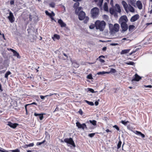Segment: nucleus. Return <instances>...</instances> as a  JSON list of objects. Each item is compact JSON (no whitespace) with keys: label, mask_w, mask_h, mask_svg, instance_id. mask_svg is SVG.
<instances>
[{"label":"nucleus","mask_w":152,"mask_h":152,"mask_svg":"<svg viewBox=\"0 0 152 152\" xmlns=\"http://www.w3.org/2000/svg\"><path fill=\"white\" fill-rule=\"evenodd\" d=\"M45 13L48 16L51 18V20H54L55 22H56V20H55L54 18L53 17L55 16V14L54 12L52 11L51 13H50L48 12V11H45Z\"/></svg>","instance_id":"423d86ee"},{"label":"nucleus","mask_w":152,"mask_h":152,"mask_svg":"<svg viewBox=\"0 0 152 152\" xmlns=\"http://www.w3.org/2000/svg\"><path fill=\"white\" fill-rule=\"evenodd\" d=\"M141 79V77L140 76L137 74H135L133 76V78L132 80V81H138Z\"/></svg>","instance_id":"9b49d317"},{"label":"nucleus","mask_w":152,"mask_h":152,"mask_svg":"<svg viewBox=\"0 0 152 152\" xmlns=\"http://www.w3.org/2000/svg\"><path fill=\"white\" fill-rule=\"evenodd\" d=\"M85 102L88 104L91 105L93 106L94 105V103L92 102H89L86 100H85Z\"/></svg>","instance_id":"c756f323"},{"label":"nucleus","mask_w":152,"mask_h":152,"mask_svg":"<svg viewBox=\"0 0 152 152\" xmlns=\"http://www.w3.org/2000/svg\"><path fill=\"white\" fill-rule=\"evenodd\" d=\"M89 122L91 124L94 126H96V121L95 120L92 121L89 120Z\"/></svg>","instance_id":"a878e982"},{"label":"nucleus","mask_w":152,"mask_h":152,"mask_svg":"<svg viewBox=\"0 0 152 152\" xmlns=\"http://www.w3.org/2000/svg\"><path fill=\"white\" fill-rule=\"evenodd\" d=\"M59 110V108L58 107H57L55 109V110L53 112H55L56 111H58Z\"/></svg>","instance_id":"052dcab7"},{"label":"nucleus","mask_w":152,"mask_h":152,"mask_svg":"<svg viewBox=\"0 0 152 152\" xmlns=\"http://www.w3.org/2000/svg\"><path fill=\"white\" fill-rule=\"evenodd\" d=\"M126 64L128 65H133L134 64V63L132 61H130L128 63H126Z\"/></svg>","instance_id":"49530a36"},{"label":"nucleus","mask_w":152,"mask_h":152,"mask_svg":"<svg viewBox=\"0 0 152 152\" xmlns=\"http://www.w3.org/2000/svg\"><path fill=\"white\" fill-rule=\"evenodd\" d=\"M95 135V133H90L88 134V136L90 137H93Z\"/></svg>","instance_id":"79ce46f5"},{"label":"nucleus","mask_w":152,"mask_h":152,"mask_svg":"<svg viewBox=\"0 0 152 152\" xmlns=\"http://www.w3.org/2000/svg\"><path fill=\"white\" fill-rule=\"evenodd\" d=\"M110 72L113 73H115L116 72V70L112 68L111 69Z\"/></svg>","instance_id":"37998d69"},{"label":"nucleus","mask_w":152,"mask_h":152,"mask_svg":"<svg viewBox=\"0 0 152 152\" xmlns=\"http://www.w3.org/2000/svg\"><path fill=\"white\" fill-rule=\"evenodd\" d=\"M103 0H99V4L100 6H101L103 2Z\"/></svg>","instance_id":"5fc2aeb1"},{"label":"nucleus","mask_w":152,"mask_h":152,"mask_svg":"<svg viewBox=\"0 0 152 152\" xmlns=\"http://www.w3.org/2000/svg\"><path fill=\"white\" fill-rule=\"evenodd\" d=\"M34 145V144L33 143H31L29 144H28V147H32Z\"/></svg>","instance_id":"6e6d98bb"},{"label":"nucleus","mask_w":152,"mask_h":152,"mask_svg":"<svg viewBox=\"0 0 152 152\" xmlns=\"http://www.w3.org/2000/svg\"><path fill=\"white\" fill-rule=\"evenodd\" d=\"M136 4L138 8L140 10H141L142 8V6L141 2L139 0L137 1L136 2Z\"/></svg>","instance_id":"f3484780"},{"label":"nucleus","mask_w":152,"mask_h":152,"mask_svg":"<svg viewBox=\"0 0 152 152\" xmlns=\"http://www.w3.org/2000/svg\"><path fill=\"white\" fill-rule=\"evenodd\" d=\"M104 10L105 11H107L108 10L107 3V2H105L104 4Z\"/></svg>","instance_id":"393cba45"},{"label":"nucleus","mask_w":152,"mask_h":152,"mask_svg":"<svg viewBox=\"0 0 152 152\" xmlns=\"http://www.w3.org/2000/svg\"><path fill=\"white\" fill-rule=\"evenodd\" d=\"M34 115L36 116H39V117L40 120H42L44 118L43 115H45V113L38 114L36 113H34Z\"/></svg>","instance_id":"2eb2a0df"},{"label":"nucleus","mask_w":152,"mask_h":152,"mask_svg":"<svg viewBox=\"0 0 152 152\" xmlns=\"http://www.w3.org/2000/svg\"><path fill=\"white\" fill-rule=\"evenodd\" d=\"M91 17L94 19L96 18L99 16V9L97 7H94L91 9Z\"/></svg>","instance_id":"20e7f679"},{"label":"nucleus","mask_w":152,"mask_h":152,"mask_svg":"<svg viewBox=\"0 0 152 152\" xmlns=\"http://www.w3.org/2000/svg\"><path fill=\"white\" fill-rule=\"evenodd\" d=\"M63 55L66 57V58L67 59L68 58L67 56L64 53H63Z\"/></svg>","instance_id":"774afa93"},{"label":"nucleus","mask_w":152,"mask_h":152,"mask_svg":"<svg viewBox=\"0 0 152 152\" xmlns=\"http://www.w3.org/2000/svg\"><path fill=\"white\" fill-rule=\"evenodd\" d=\"M134 27L135 26L133 25H131L129 26V31H131L133 30Z\"/></svg>","instance_id":"2f4dec72"},{"label":"nucleus","mask_w":152,"mask_h":152,"mask_svg":"<svg viewBox=\"0 0 152 152\" xmlns=\"http://www.w3.org/2000/svg\"><path fill=\"white\" fill-rule=\"evenodd\" d=\"M144 86L145 88H152V86L151 85H148V86L145 85Z\"/></svg>","instance_id":"4d7b16f0"},{"label":"nucleus","mask_w":152,"mask_h":152,"mask_svg":"<svg viewBox=\"0 0 152 152\" xmlns=\"http://www.w3.org/2000/svg\"><path fill=\"white\" fill-rule=\"evenodd\" d=\"M141 132H139L137 131H136L135 132V133L137 135H140V134H141Z\"/></svg>","instance_id":"8fccbe9b"},{"label":"nucleus","mask_w":152,"mask_h":152,"mask_svg":"<svg viewBox=\"0 0 152 152\" xmlns=\"http://www.w3.org/2000/svg\"><path fill=\"white\" fill-rule=\"evenodd\" d=\"M121 140H120L117 144V149H118L121 148Z\"/></svg>","instance_id":"f704fd0d"},{"label":"nucleus","mask_w":152,"mask_h":152,"mask_svg":"<svg viewBox=\"0 0 152 152\" xmlns=\"http://www.w3.org/2000/svg\"><path fill=\"white\" fill-rule=\"evenodd\" d=\"M105 58L104 56L102 55L99 56L98 58L97 59V60L98 59V58H99V61L101 63H104L105 62V61L104 60L101 58Z\"/></svg>","instance_id":"5701e85b"},{"label":"nucleus","mask_w":152,"mask_h":152,"mask_svg":"<svg viewBox=\"0 0 152 152\" xmlns=\"http://www.w3.org/2000/svg\"><path fill=\"white\" fill-rule=\"evenodd\" d=\"M96 27L95 23V24H91V25L89 26V28L91 29H93L95 27Z\"/></svg>","instance_id":"72a5a7b5"},{"label":"nucleus","mask_w":152,"mask_h":152,"mask_svg":"<svg viewBox=\"0 0 152 152\" xmlns=\"http://www.w3.org/2000/svg\"><path fill=\"white\" fill-rule=\"evenodd\" d=\"M135 1H134V0H131L130 1V3L131 5L134 6H135Z\"/></svg>","instance_id":"473e14b6"},{"label":"nucleus","mask_w":152,"mask_h":152,"mask_svg":"<svg viewBox=\"0 0 152 152\" xmlns=\"http://www.w3.org/2000/svg\"><path fill=\"white\" fill-rule=\"evenodd\" d=\"M122 4L126 12H127L128 9L131 12H134V9L131 5H128L126 2L124 1H122Z\"/></svg>","instance_id":"f03ea898"},{"label":"nucleus","mask_w":152,"mask_h":152,"mask_svg":"<svg viewBox=\"0 0 152 152\" xmlns=\"http://www.w3.org/2000/svg\"><path fill=\"white\" fill-rule=\"evenodd\" d=\"M107 49L106 47H104L102 48V50L104 51H105Z\"/></svg>","instance_id":"338daca9"},{"label":"nucleus","mask_w":152,"mask_h":152,"mask_svg":"<svg viewBox=\"0 0 152 152\" xmlns=\"http://www.w3.org/2000/svg\"><path fill=\"white\" fill-rule=\"evenodd\" d=\"M47 96H46V95L44 96L42 95H40V98L42 99H45V97H46Z\"/></svg>","instance_id":"3c124183"},{"label":"nucleus","mask_w":152,"mask_h":152,"mask_svg":"<svg viewBox=\"0 0 152 152\" xmlns=\"http://www.w3.org/2000/svg\"><path fill=\"white\" fill-rule=\"evenodd\" d=\"M50 7L53 8L55 7V4L54 3L52 2L49 4Z\"/></svg>","instance_id":"a19ab883"},{"label":"nucleus","mask_w":152,"mask_h":152,"mask_svg":"<svg viewBox=\"0 0 152 152\" xmlns=\"http://www.w3.org/2000/svg\"><path fill=\"white\" fill-rule=\"evenodd\" d=\"M96 28V29H99L100 31H103L104 29L106 23L104 21H101L97 20L95 22Z\"/></svg>","instance_id":"f257e3e1"},{"label":"nucleus","mask_w":152,"mask_h":152,"mask_svg":"<svg viewBox=\"0 0 152 152\" xmlns=\"http://www.w3.org/2000/svg\"><path fill=\"white\" fill-rule=\"evenodd\" d=\"M11 74V72L10 71H7L5 74L4 77L8 79V76Z\"/></svg>","instance_id":"c85d7f7f"},{"label":"nucleus","mask_w":152,"mask_h":152,"mask_svg":"<svg viewBox=\"0 0 152 152\" xmlns=\"http://www.w3.org/2000/svg\"><path fill=\"white\" fill-rule=\"evenodd\" d=\"M7 125L10 126L11 128L15 129L17 126H18L19 124L16 123H12L10 121H9L8 122Z\"/></svg>","instance_id":"9d476101"},{"label":"nucleus","mask_w":152,"mask_h":152,"mask_svg":"<svg viewBox=\"0 0 152 152\" xmlns=\"http://www.w3.org/2000/svg\"><path fill=\"white\" fill-rule=\"evenodd\" d=\"M58 23L62 27H65L66 26V24L61 19H59L58 20Z\"/></svg>","instance_id":"dca6fc26"},{"label":"nucleus","mask_w":152,"mask_h":152,"mask_svg":"<svg viewBox=\"0 0 152 152\" xmlns=\"http://www.w3.org/2000/svg\"><path fill=\"white\" fill-rule=\"evenodd\" d=\"M127 127L128 129L130 130H132L133 129V128L131 127L130 125H128Z\"/></svg>","instance_id":"c03bdc74"},{"label":"nucleus","mask_w":152,"mask_h":152,"mask_svg":"<svg viewBox=\"0 0 152 152\" xmlns=\"http://www.w3.org/2000/svg\"><path fill=\"white\" fill-rule=\"evenodd\" d=\"M11 151L12 152H20V150L18 149H16L15 150H12Z\"/></svg>","instance_id":"a18cd8bd"},{"label":"nucleus","mask_w":152,"mask_h":152,"mask_svg":"<svg viewBox=\"0 0 152 152\" xmlns=\"http://www.w3.org/2000/svg\"><path fill=\"white\" fill-rule=\"evenodd\" d=\"M135 52H136V51H132V52H131V53H129V55H132V54H134V53H135Z\"/></svg>","instance_id":"69168bd1"},{"label":"nucleus","mask_w":152,"mask_h":152,"mask_svg":"<svg viewBox=\"0 0 152 152\" xmlns=\"http://www.w3.org/2000/svg\"><path fill=\"white\" fill-rule=\"evenodd\" d=\"M114 128H115L118 131H119L120 129L116 125H115L113 126Z\"/></svg>","instance_id":"603ef678"},{"label":"nucleus","mask_w":152,"mask_h":152,"mask_svg":"<svg viewBox=\"0 0 152 152\" xmlns=\"http://www.w3.org/2000/svg\"><path fill=\"white\" fill-rule=\"evenodd\" d=\"M53 37L57 39H59L60 38V37L59 35L57 34H54L53 35Z\"/></svg>","instance_id":"c9c22d12"},{"label":"nucleus","mask_w":152,"mask_h":152,"mask_svg":"<svg viewBox=\"0 0 152 152\" xmlns=\"http://www.w3.org/2000/svg\"><path fill=\"white\" fill-rule=\"evenodd\" d=\"M14 56L17 57L18 58H20V56L18 53L15 50L13 53Z\"/></svg>","instance_id":"b1692460"},{"label":"nucleus","mask_w":152,"mask_h":152,"mask_svg":"<svg viewBox=\"0 0 152 152\" xmlns=\"http://www.w3.org/2000/svg\"><path fill=\"white\" fill-rule=\"evenodd\" d=\"M78 113L81 115H82L83 114V112L81 109H80L78 111Z\"/></svg>","instance_id":"864d4df0"},{"label":"nucleus","mask_w":152,"mask_h":152,"mask_svg":"<svg viewBox=\"0 0 152 152\" xmlns=\"http://www.w3.org/2000/svg\"><path fill=\"white\" fill-rule=\"evenodd\" d=\"M82 7H78L76 8H75V13L76 14L78 15L79 13V12L80 11V10L82 9Z\"/></svg>","instance_id":"6ab92c4d"},{"label":"nucleus","mask_w":152,"mask_h":152,"mask_svg":"<svg viewBox=\"0 0 152 152\" xmlns=\"http://www.w3.org/2000/svg\"><path fill=\"white\" fill-rule=\"evenodd\" d=\"M87 78L88 79L90 80H91L93 79V78L91 74H89V75H88L87 77Z\"/></svg>","instance_id":"58836bf2"},{"label":"nucleus","mask_w":152,"mask_h":152,"mask_svg":"<svg viewBox=\"0 0 152 152\" xmlns=\"http://www.w3.org/2000/svg\"><path fill=\"white\" fill-rule=\"evenodd\" d=\"M88 90H89V91L90 92H91L92 93H95L96 92V91H94V90L92 88H89Z\"/></svg>","instance_id":"de8ad7c7"},{"label":"nucleus","mask_w":152,"mask_h":152,"mask_svg":"<svg viewBox=\"0 0 152 152\" xmlns=\"http://www.w3.org/2000/svg\"><path fill=\"white\" fill-rule=\"evenodd\" d=\"M109 27L110 31L112 33H114L118 32L120 28L119 25L117 23H115L114 26L112 24H110Z\"/></svg>","instance_id":"7ed1b4c3"},{"label":"nucleus","mask_w":152,"mask_h":152,"mask_svg":"<svg viewBox=\"0 0 152 152\" xmlns=\"http://www.w3.org/2000/svg\"><path fill=\"white\" fill-rule=\"evenodd\" d=\"M78 15L79 20H84L86 17L85 13L82 11H80Z\"/></svg>","instance_id":"0eeeda50"},{"label":"nucleus","mask_w":152,"mask_h":152,"mask_svg":"<svg viewBox=\"0 0 152 152\" xmlns=\"http://www.w3.org/2000/svg\"><path fill=\"white\" fill-rule=\"evenodd\" d=\"M140 135L141 136L142 138H144L145 137V135L144 134L142 133L141 132V134H140Z\"/></svg>","instance_id":"680f3d73"},{"label":"nucleus","mask_w":152,"mask_h":152,"mask_svg":"<svg viewBox=\"0 0 152 152\" xmlns=\"http://www.w3.org/2000/svg\"><path fill=\"white\" fill-rule=\"evenodd\" d=\"M14 4V0H11L10 1V4L11 5Z\"/></svg>","instance_id":"13d9d810"},{"label":"nucleus","mask_w":152,"mask_h":152,"mask_svg":"<svg viewBox=\"0 0 152 152\" xmlns=\"http://www.w3.org/2000/svg\"><path fill=\"white\" fill-rule=\"evenodd\" d=\"M110 13L112 15H113L114 14H116V12L114 8H110Z\"/></svg>","instance_id":"412c9836"},{"label":"nucleus","mask_w":152,"mask_h":152,"mask_svg":"<svg viewBox=\"0 0 152 152\" xmlns=\"http://www.w3.org/2000/svg\"><path fill=\"white\" fill-rule=\"evenodd\" d=\"M114 9L115 12L119 13H121V7L119 4H115Z\"/></svg>","instance_id":"4468645a"},{"label":"nucleus","mask_w":152,"mask_h":152,"mask_svg":"<svg viewBox=\"0 0 152 152\" xmlns=\"http://www.w3.org/2000/svg\"><path fill=\"white\" fill-rule=\"evenodd\" d=\"M83 129L84 130L85 129H87V127L85 123L83 124Z\"/></svg>","instance_id":"ea45409f"},{"label":"nucleus","mask_w":152,"mask_h":152,"mask_svg":"<svg viewBox=\"0 0 152 152\" xmlns=\"http://www.w3.org/2000/svg\"><path fill=\"white\" fill-rule=\"evenodd\" d=\"M121 123L123 124L124 125H126L128 123H129V122L128 121H125L122 120L121 121Z\"/></svg>","instance_id":"e433bc0d"},{"label":"nucleus","mask_w":152,"mask_h":152,"mask_svg":"<svg viewBox=\"0 0 152 152\" xmlns=\"http://www.w3.org/2000/svg\"><path fill=\"white\" fill-rule=\"evenodd\" d=\"M76 126L78 129H83V124H81L79 122L77 121L76 123Z\"/></svg>","instance_id":"a211bd4d"},{"label":"nucleus","mask_w":152,"mask_h":152,"mask_svg":"<svg viewBox=\"0 0 152 152\" xmlns=\"http://www.w3.org/2000/svg\"><path fill=\"white\" fill-rule=\"evenodd\" d=\"M139 18V16L138 14H136L132 17L130 19V21L132 22H134L137 20Z\"/></svg>","instance_id":"ddd939ff"},{"label":"nucleus","mask_w":152,"mask_h":152,"mask_svg":"<svg viewBox=\"0 0 152 152\" xmlns=\"http://www.w3.org/2000/svg\"><path fill=\"white\" fill-rule=\"evenodd\" d=\"M30 105V104H26L25 106V110H26V111H27V106Z\"/></svg>","instance_id":"bf43d9fd"},{"label":"nucleus","mask_w":152,"mask_h":152,"mask_svg":"<svg viewBox=\"0 0 152 152\" xmlns=\"http://www.w3.org/2000/svg\"><path fill=\"white\" fill-rule=\"evenodd\" d=\"M45 142V140H43L42 142H38L37 143V145H41L42 144L44 143Z\"/></svg>","instance_id":"4c0bfd02"},{"label":"nucleus","mask_w":152,"mask_h":152,"mask_svg":"<svg viewBox=\"0 0 152 152\" xmlns=\"http://www.w3.org/2000/svg\"><path fill=\"white\" fill-rule=\"evenodd\" d=\"M84 19H85V20H84V23H87L89 20V18L87 16L85 17V18H84Z\"/></svg>","instance_id":"7c9ffc66"},{"label":"nucleus","mask_w":152,"mask_h":152,"mask_svg":"<svg viewBox=\"0 0 152 152\" xmlns=\"http://www.w3.org/2000/svg\"><path fill=\"white\" fill-rule=\"evenodd\" d=\"M119 22H126L128 21V19L126 16V15L122 16L120 18Z\"/></svg>","instance_id":"f8f14e48"},{"label":"nucleus","mask_w":152,"mask_h":152,"mask_svg":"<svg viewBox=\"0 0 152 152\" xmlns=\"http://www.w3.org/2000/svg\"><path fill=\"white\" fill-rule=\"evenodd\" d=\"M74 66L75 67H78L79 66V64L76 62L74 63Z\"/></svg>","instance_id":"09e8293b"},{"label":"nucleus","mask_w":152,"mask_h":152,"mask_svg":"<svg viewBox=\"0 0 152 152\" xmlns=\"http://www.w3.org/2000/svg\"><path fill=\"white\" fill-rule=\"evenodd\" d=\"M22 147L24 148H26L28 147V144H26L24 146H23Z\"/></svg>","instance_id":"0e129e2a"},{"label":"nucleus","mask_w":152,"mask_h":152,"mask_svg":"<svg viewBox=\"0 0 152 152\" xmlns=\"http://www.w3.org/2000/svg\"><path fill=\"white\" fill-rule=\"evenodd\" d=\"M8 18L11 23H12L14 22L15 18L12 13L11 12H10L9 13V16L8 17Z\"/></svg>","instance_id":"1a4fd4ad"},{"label":"nucleus","mask_w":152,"mask_h":152,"mask_svg":"<svg viewBox=\"0 0 152 152\" xmlns=\"http://www.w3.org/2000/svg\"><path fill=\"white\" fill-rule=\"evenodd\" d=\"M79 3L77 1L76 3H75L73 5V7L75 9L76 8L78 7V6L79 5Z\"/></svg>","instance_id":"cd10ccee"},{"label":"nucleus","mask_w":152,"mask_h":152,"mask_svg":"<svg viewBox=\"0 0 152 152\" xmlns=\"http://www.w3.org/2000/svg\"><path fill=\"white\" fill-rule=\"evenodd\" d=\"M121 26L122 30L123 31H125L128 29V26L126 22L121 23Z\"/></svg>","instance_id":"6e6552de"},{"label":"nucleus","mask_w":152,"mask_h":152,"mask_svg":"<svg viewBox=\"0 0 152 152\" xmlns=\"http://www.w3.org/2000/svg\"><path fill=\"white\" fill-rule=\"evenodd\" d=\"M109 72H104V71H103V72H99L97 73V74L98 75H103L105 74H109Z\"/></svg>","instance_id":"bb28decb"},{"label":"nucleus","mask_w":152,"mask_h":152,"mask_svg":"<svg viewBox=\"0 0 152 152\" xmlns=\"http://www.w3.org/2000/svg\"><path fill=\"white\" fill-rule=\"evenodd\" d=\"M64 142L72 145L73 147H75V145L74 142L72 138L70 137L69 138H66L64 139Z\"/></svg>","instance_id":"39448f33"},{"label":"nucleus","mask_w":152,"mask_h":152,"mask_svg":"<svg viewBox=\"0 0 152 152\" xmlns=\"http://www.w3.org/2000/svg\"><path fill=\"white\" fill-rule=\"evenodd\" d=\"M3 59L2 58H0V70L4 68V63L3 64V65H1L2 64Z\"/></svg>","instance_id":"aec40b11"},{"label":"nucleus","mask_w":152,"mask_h":152,"mask_svg":"<svg viewBox=\"0 0 152 152\" xmlns=\"http://www.w3.org/2000/svg\"><path fill=\"white\" fill-rule=\"evenodd\" d=\"M130 50V49H126L123 50L121 51V54H123L128 53L129 52Z\"/></svg>","instance_id":"4be33fe9"},{"label":"nucleus","mask_w":152,"mask_h":152,"mask_svg":"<svg viewBox=\"0 0 152 152\" xmlns=\"http://www.w3.org/2000/svg\"><path fill=\"white\" fill-rule=\"evenodd\" d=\"M110 4L112 6H113V0H111L110 2Z\"/></svg>","instance_id":"e2e57ef3"}]
</instances>
